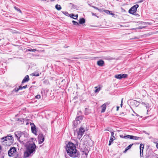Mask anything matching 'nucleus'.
I'll return each mask as SVG.
<instances>
[{"instance_id": "1", "label": "nucleus", "mask_w": 158, "mask_h": 158, "mask_svg": "<svg viewBox=\"0 0 158 158\" xmlns=\"http://www.w3.org/2000/svg\"><path fill=\"white\" fill-rule=\"evenodd\" d=\"M66 149L68 154L71 157H76L80 155L79 152L77 151L76 146L72 143H69Z\"/></svg>"}, {"instance_id": "2", "label": "nucleus", "mask_w": 158, "mask_h": 158, "mask_svg": "<svg viewBox=\"0 0 158 158\" xmlns=\"http://www.w3.org/2000/svg\"><path fill=\"white\" fill-rule=\"evenodd\" d=\"M15 135L17 139L19 142H23L25 140L24 138H27L28 136V134L26 132L20 131L15 132Z\"/></svg>"}, {"instance_id": "3", "label": "nucleus", "mask_w": 158, "mask_h": 158, "mask_svg": "<svg viewBox=\"0 0 158 158\" xmlns=\"http://www.w3.org/2000/svg\"><path fill=\"white\" fill-rule=\"evenodd\" d=\"M35 147L36 146L34 143L30 144L27 147L26 151L24 152V157L26 158L30 156L35 151Z\"/></svg>"}, {"instance_id": "4", "label": "nucleus", "mask_w": 158, "mask_h": 158, "mask_svg": "<svg viewBox=\"0 0 158 158\" xmlns=\"http://www.w3.org/2000/svg\"><path fill=\"white\" fill-rule=\"evenodd\" d=\"M12 138V136H7L3 137L1 139L3 140L2 142L4 145L6 146H10L12 143L11 141Z\"/></svg>"}, {"instance_id": "5", "label": "nucleus", "mask_w": 158, "mask_h": 158, "mask_svg": "<svg viewBox=\"0 0 158 158\" xmlns=\"http://www.w3.org/2000/svg\"><path fill=\"white\" fill-rule=\"evenodd\" d=\"M85 131L84 129L81 127L79 130L74 131V135L75 138L80 139L83 135Z\"/></svg>"}, {"instance_id": "6", "label": "nucleus", "mask_w": 158, "mask_h": 158, "mask_svg": "<svg viewBox=\"0 0 158 158\" xmlns=\"http://www.w3.org/2000/svg\"><path fill=\"white\" fill-rule=\"evenodd\" d=\"M139 7L138 4H136L132 7L129 10V12L132 14H134L137 10V9Z\"/></svg>"}, {"instance_id": "7", "label": "nucleus", "mask_w": 158, "mask_h": 158, "mask_svg": "<svg viewBox=\"0 0 158 158\" xmlns=\"http://www.w3.org/2000/svg\"><path fill=\"white\" fill-rule=\"evenodd\" d=\"M123 137H124L125 139L127 138L130 139H134L135 140H139L140 138L139 137L129 135H127L126 136H124Z\"/></svg>"}, {"instance_id": "8", "label": "nucleus", "mask_w": 158, "mask_h": 158, "mask_svg": "<svg viewBox=\"0 0 158 158\" xmlns=\"http://www.w3.org/2000/svg\"><path fill=\"white\" fill-rule=\"evenodd\" d=\"M16 148L15 147L10 148L8 152V154L9 156H12L13 154L16 151Z\"/></svg>"}, {"instance_id": "9", "label": "nucleus", "mask_w": 158, "mask_h": 158, "mask_svg": "<svg viewBox=\"0 0 158 158\" xmlns=\"http://www.w3.org/2000/svg\"><path fill=\"white\" fill-rule=\"evenodd\" d=\"M39 143V144H41L44 140V137L43 135L42 134H40L38 135Z\"/></svg>"}, {"instance_id": "10", "label": "nucleus", "mask_w": 158, "mask_h": 158, "mask_svg": "<svg viewBox=\"0 0 158 158\" xmlns=\"http://www.w3.org/2000/svg\"><path fill=\"white\" fill-rule=\"evenodd\" d=\"M33 126H32L31 127V130L32 132L33 133L35 134V135H37L36 134V129L35 127V126L34 125V124H33Z\"/></svg>"}, {"instance_id": "11", "label": "nucleus", "mask_w": 158, "mask_h": 158, "mask_svg": "<svg viewBox=\"0 0 158 158\" xmlns=\"http://www.w3.org/2000/svg\"><path fill=\"white\" fill-rule=\"evenodd\" d=\"M144 145L143 144L141 143L140 145V154L141 156V155L143 154V149L144 148Z\"/></svg>"}, {"instance_id": "12", "label": "nucleus", "mask_w": 158, "mask_h": 158, "mask_svg": "<svg viewBox=\"0 0 158 158\" xmlns=\"http://www.w3.org/2000/svg\"><path fill=\"white\" fill-rule=\"evenodd\" d=\"M106 104L104 103L101 106V108H102V110L101 112L102 113L104 112L105 111L106 108Z\"/></svg>"}, {"instance_id": "13", "label": "nucleus", "mask_w": 158, "mask_h": 158, "mask_svg": "<svg viewBox=\"0 0 158 158\" xmlns=\"http://www.w3.org/2000/svg\"><path fill=\"white\" fill-rule=\"evenodd\" d=\"M104 63V61L102 60H100L99 61H98L97 62L98 65L100 66H103Z\"/></svg>"}, {"instance_id": "14", "label": "nucleus", "mask_w": 158, "mask_h": 158, "mask_svg": "<svg viewBox=\"0 0 158 158\" xmlns=\"http://www.w3.org/2000/svg\"><path fill=\"white\" fill-rule=\"evenodd\" d=\"M29 80V77L28 75H26L23 80L22 83H24L25 82L28 81Z\"/></svg>"}, {"instance_id": "15", "label": "nucleus", "mask_w": 158, "mask_h": 158, "mask_svg": "<svg viewBox=\"0 0 158 158\" xmlns=\"http://www.w3.org/2000/svg\"><path fill=\"white\" fill-rule=\"evenodd\" d=\"M83 117L82 116H78L76 118V120L74 121V123H75V122H77V121H79L80 122L79 119L81 120H82L83 119Z\"/></svg>"}, {"instance_id": "16", "label": "nucleus", "mask_w": 158, "mask_h": 158, "mask_svg": "<svg viewBox=\"0 0 158 158\" xmlns=\"http://www.w3.org/2000/svg\"><path fill=\"white\" fill-rule=\"evenodd\" d=\"M115 139V138L114 136H113V137L111 136L110 140H109V143L108 145L109 146H110L111 145L112 143H113V141Z\"/></svg>"}, {"instance_id": "17", "label": "nucleus", "mask_w": 158, "mask_h": 158, "mask_svg": "<svg viewBox=\"0 0 158 158\" xmlns=\"http://www.w3.org/2000/svg\"><path fill=\"white\" fill-rule=\"evenodd\" d=\"M85 22V20L84 19L81 18L80 19L79 21V23L80 24H82L84 23Z\"/></svg>"}, {"instance_id": "18", "label": "nucleus", "mask_w": 158, "mask_h": 158, "mask_svg": "<svg viewBox=\"0 0 158 158\" xmlns=\"http://www.w3.org/2000/svg\"><path fill=\"white\" fill-rule=\"evenodd\" d=\"M55 8L58 10H60L61 9V7L60 5L57 4L55 6Z\"/></svg>"}, {"instance_id": "19", "label": "nucleus", "mask_w": 158, "mask_h": 158, "mask_svg": "<svg viewBox=\"0 0 158 158\" xmlns=\"http://www.w3.org/2000/svg\"><path fill=\"white\" fill-rule=\"evenodd\" d=\"M95 88L97 89L94 92L95 93H98L101 90V88L100 87H99L98 88L97 86H96L94 87Z\"/></svg>"}, {"instance_id": "20", "label": "nucleus", "mask_w": 158, "mask_h": 158, "mask_svg": "<svg viewBox=\"0 0 158 158\" xmlns=\"http://www.w3.org/2000/svg\"><path fill=\"white\" fill-rule=\"evenodd\" d=\"M133 145V144H131L130 145H129L127 147V148H126L125 150L124 151V152H126L127 150L130 149L131 147Z\"/></svg>"}, {"instance_id": "21", "label": "nucleus", "mask_w": 158, "mask_h": 158, "mask_svg": "<svg viewBox=\"0 0 158 158\" xmlns=\"http://www.w3.org/2000/svg\"><path fill=\"white\" fill-rule=\"evenodd\" d=\"M121 74H118L115 75L114 77L115 78L118 79H121Z\"/></svg>"}, {"instance_id": "22", "label": "nucleus", "mask_w": 158, "mask_h": 158, "mask_svg": "<svg viewBox=\"0 0 158 158\" xmlns=\"http://www.w3.org/2000/svg\"><path fill=\"white\" fill-rule=\"evenodd\" d=\"M142 104L145 107H146L147 108L149 107V104L148 103H145L143 102H142Z\"/></svg>"}, {"instance_id": "23", "label": "nucleus", "mask_w": 158, "mask_h": 158, "mask_svg": "<svg viewBox=\"0 0 158 158\" xmlns=\"http://www.w3.org/2000/svg\"><path fill=\"white\" fill-rule=\"evenodd\" d=\"M15 9L18 11H19L20 13H21L22 12L21 10L17 7L15 6L14 7Z\"/></svg>"}, {"instance_id": "24", "label": "nucleus", "mask_w": 158, "mask_h": 158, "mask_svg": "<svg viewBox=\"0 0 158 158\" xmlns=\"http://www.w3.org/2000/svg\"><path fill=\"white\" fill-rule=\"evenodd\" d=\"M32 75L33 76H39L40 75L39 73H32Z\"/></svg>"}, {"instance_id": "25", "label": "nucleus", "mask_w": 158, "mask_h": 158, "mask_svg": "<svg viewBox=\"0 0 158 158\" xmlns=\"http://www.w3.org/2000/svg\"><path fill=\"white\" fill-rule=\"evenodd\" d=\"M121 79L123 78H126L127 77V75L126 74H121Z\"/></svg>"}, {"instance_id": "26", "label": "nucleus", "mask_w": 158, "mask_h": 158, "mask_svg": "<svg viewBox=\"0 0 158 158\" xmlns=\"http://www.w3.org/2000/svg\"><path fill=\"white\" fill-rule=\"evenodd\" d=\"M72 23H73V24L75 25H77L78 24V23L77 22L74 20L72 21Z\"/></svg>"}, {"instance_id": "27", "label": "nucleus", "mask_w": 158, "mask_h": 158, "mask_svg": "<svg viewBox=\"0 0 158 158\" xmlns=\"http://www.w3.org/2000/svg\"><path fill=\"white\" fill-rule=\"evenodd\" d=\"M103 11L106 13L107 14L109 15L110 14V11L108 10H103Z\"/></svg>"}, {"instance_id": "28", "label": "nucleus", "mask_w": 158, "mask_h": 158, "mask_svg": "<svg viewBox=\"0 0 158 158\" xmlns=\"http://www.w3.org/2000/svg\"><path fill=\"white\" fill-rule=\"evenodd\" d=\"M14 158H21L20 155L18 154L15 156Z\"/></svg>"}, {"instance_id": "29", "label": "nucleus", "mask_w": 158, "mask_h": 158, "mask_svg": "<svg viewBox=\"0 0 158 158\" xmlns=\"http://www.w3.org/2000/svg\"><path fill=\"white\" fill-rule=\"evenodd\" d=\"M40 98H41V96L40 95H37L35 97V98L37 99H40Z\"/></svg>"}, {"instance_id": "30", "label": "nucleus", "mask_w": 158, "mask_h": 158, "mask_svg": "<svg viewBox=\"0 0 158 158\" xmlns=\"http://www.w3.org/2000/svg\"><path fill=\"white\" fill-rule=\"evenodd\" d=\"M19 90V88H15L13 90V91H15L16 92H17Z\"/></svg>"}, {"instance_id": "31", "label": "nucleus", "mask_w": 158, "mask_h": 158, "mask_svg": "<svg viewBox=\"0 0 158 158\" xmlns=\"http://www.w3.org/2000/svg\"><path fill=\"white\" fill-rule=\"evenodd\" d=\"M36 51V49H28V51L29 52H35Z\"/></svg>"}, {"instance_id": "32", "label": "nucleus", "mask_w": 158, "mask_h": 158, "mask_svg": "<svg viewBox=\"0 0 158 158\" xmlns=\"http://www.w3.org/2000/svg\"><path fill=\"white\" fill-rule=\"evenodd\" d=\"M65 15H69L68 13L67 12H62Z\"/></svg>"}, {"instance_id": "33", "label": "nucleus", "mask_w": 158, "mask_h": 158, "mask_svg": "<svg viewBox=\"0 0 158 158\" xmlns=\"http://www.w3.org/2000/svg\"><path fill=\"white\" fill-rule=\"evenodd\" d=\"M95 9L98 10L99 11H101L102 10L101 9H99L98 7H94Z\"/></svg>"}, {"instance_id": "34", "label": "nucleus", "mask_w": 158, "mask_h": 158, "mask_svg": "<svg viewBox=\"0 0 158 158\" xmlns=\"http://www.w3.org/2000/svg\"><path fill=\"white\" fill-rule=\"evenodd\" d=\"M70 16L72 18H74L73 17H75V15L73 14H72L70 15Z\"/></svg>"}, {"instance_id": "35", "label": "nucleus", "mask_w": 158, "mask_h": 158, "mask_svg": "<svg viewBox=\"0 0 158 158\" xmlns=\"http://www.w3.org/2000/svg\"><path fill=\"white\" fill-rule=\"evenodd\" d=\"M109 15H112L113 16H114L115 15L114 14V13H112L111 11H110V14Z\"/></svg>"}, {"instance_id": "36", "label": "nucleus", "mask_w": 158, "mask_h": 158, "mask_svg": "<svg viewBox=\"0 0 158 158\" xmlns=\"http://www.w3.org/2000/svg\"><path fill=\"white\" fill-rule=\"evenodd\" d=\"M111 136H112V137L114 136V132H111Z\"/></svg>"}, {"instance_id": "37", "label": "nucleus", "mask_w": 158, "mask_h": 158, "mask_svg": "<svg viewBox=\"0 0 158 158\" xmlns=\"http://www.w3.org/2000/svg\"><path fill=\"white\" fill-rule=\"evenodd\" d=\"M22 86H19V88H19V90H21L23 89V88H22Z\"/></svg>"}, {"instance_id": "38", "label": "nucleus", "mask_w": 158, "mask_h": 158, "mask_svg": "<svg viewBox=\"0 0 158 158\" xmlns=\"http://www.w3.org/2000/svg\"><path fill=\"white\" fill-rule=\"evenodd\" d=\"M75 17H76V18H73L74 19H77V18L78 17V15H75Z\"/></svg>"}, {"instance_id": "39", "label": "nucleus", "mask_w": 158, "mask_h": 158, "mask_svg": "<svg viewBox=\"0 0 158 158\" xmlns=\"http://www.w3.org/2000/svg\"><path fill=\"white\" fill-rule=\"evenodd\" d=\"M27 87V85H25L22 87L23 89H25Z\"/></svg>"}, {"instance_id": "40", "label": "nucleus", "mask_w": 158, "mask_h": 158, "mask_svg": "<svg viewBox=\"0 0 158 158\" xmlns=\"http://www.w3.org/2000/svg\"><path fill=\"white\" fill-rule=\"evenodd\" d=\"M120 137H121V138H124V137H123L124 136H123V135H120Z\"/></svg>"}, {"instance_id": "41", "label": "nucleus", "mask_w": 158, "mask_h": 158, "mask_svg": "<svg viewBox=\"0 0 158 158\" xmlns=\"http://www.w3.org/2000/svg\"><path fill=\"white\" fill-rule=\"evenodd\" d=\"M85 114H88L89 113L87 112V111H85Z\"/></svg>"}, {"instance_id": "42", "label": "nucleus", "mask_w": 158, "mask_h": 158, "mask_svg": "<svg viewBox=\"0 0 158 158\" xmlns=\"http://www.w3.org/2000/svg\"><path fill=\"white\" fill-rule=\"evenodd\" d=\"M156 147L158 149V143H157L156 144Z\"/></svg>"}, {"instance_id": "43", "label": "nucleus", "mask_w": 158, "mask_h": 158, "mask_svg": "<svg viewBox=\"0 0 158 158\" xmlns=\"http://www.w3.org/2000/svg\"><path fill=\"white\" fill-rule=\"evenodd\" d=\"M119 106H117V110L118 111V109H119Z\"/></svg>"}, {"instance_id": "44", "label": "nucleus", "mask_w": 158, "mask_h": 158, "mask_svg": "<svg viewBox=\"0 0 158 158\" xmlns=\"http://www.w3.org/2000/svg\"><path fill=\"white\" fill-rule=\"evenodd\" d=\"M81 111H79L78 112V114H79L80 113L81 114Z\"/></svg>"}, {"instance_id": "45", "label": "nucleus", "mask_w": 158, "mask_h": 158, "mask_svg": "<svg viewBox=\"0 0 158 158\" xmlns=\"http://www.w3.org/2000/svg\"><path fill=\"white\" fill-rule=\"evenodd\" d=\"M143 0H140V1H139L140 2H141L143 1Z\"/></svg>"}, {"instance_id": "46", "label": "nucleus", "mask_w": 158, "mask_h": 158, "mask_svg": "<svg viewBox=\"0 0 158 158\" xmlns=\"http://www.w3.org/2000/svg\"><path fill=\"white\" fill-rule=\"evenodd\" d=\"M123 99L122 98V100H121V103H123Z\"/></svg>"}, {"instance_id": "47", "label": "nucleus", "mask_w": 158, "mask_h": 158, "mask_svg": "<svg viewBox=\"0 0 158 158\" xmlns=\"http://www.w3.org/2000/svg\"><path fill=\"white\" fill-rule=\"evenodd\" d=\"M124 114V113L123 112V113H122L121 114V115H122V114Z\"/></svg>"}, {"instance_id": "48", "label": "nucleus", "mask_w": 158, "mask_h": 158, "mask_svg": "<svg viewBox=\"0 0 158 158\" xmlns=\"http://www.w3.org/2000/svg\"><path fill=\"white\" fill-rule=\"evenodd\" d=\"M55 0H50V1L51 2H53V1H55Z\"/></svg>"}, {"instance_id": "49", "label": "nucleus", "mask_w": 158, "mask_h": 158, "mask_svg": "<svg viewBox=\"0 0 158 158\" xmlns=\"http://www.w3.org/2000/svg\"><path fill=\"white\" fill-rule=\"evenodd\" d=\"M92 15H95V14H94V13H92Z\"/></svg>"}, {"instance_id": "50", "label": "nucleus", "mask_w": 158, "mask_h": 158, "mask_svg": "<svg viewBox=\"0 0 158 158\" xmlns=\"http://www.w3.org/2000/svg\"><path fill=\"white\" fill-rule=\"evenodd\" d=\"M121 105V107H122V105H123V103H121V105Z\"/></svg>"}, {"instance_id": "51", "label": "nucleus", "mask_w": 158, "mask_h": 158, "mask_svg": "<svg viewBox=\"0 0 158 158\" xmlns=\"http://www.w3.org/2000/svg\"><path fill=\"white\" fill-rule=\"evenodd\" d=\"M88 109L87 108H85V111H86Z\"/></svg>"}, {"instance_id": "52", "label": "nucleus", "mask_w": 158, "mask_h": 158, "mask_svg": "<svg viewBox=\"0 0 158 158\" xmlns=\"http://www.w3.org/2000/svg\"><path fill=\"white\" fill-rule=\"evenodd\" d=\"M74 59H77V57H76V58H74Z\"/></svg>"}, {"instance_id": "53", "label": "nucleus", "mask_w": 158, "mask_h": 158, "mask_svg": "<svg viewBox=\"0 0 158 158\" xmlns=\"http://www.w3.org/2000/svg\"><path fill=\"white\" fill-rule=\"evenodd\" d=\"M135 102H136V103H138V102L137 101H135Z\"/></svg>"}, {"instance_id": "54", "label": "nucleus", "mask_w": 158, "mask_h": 158, "mask_svg": "<svg viewBox=\"0 0 158 158\" xmlns=\"http://www.w3.org/2000/svg\"><path fill=\"white\" fill-rule=\"evenodd\" d=\"M1 149V146L0 145V150Z\"/></svg>"}, {"instance_id": "55", "label": "nucleus", "mask_w": 158, "mask_h": 158, "mask_svg": "<svg viewBox=\"0 0 158 158\" xmlns=\"http://www.w3.org/2000/svg\"><path fill=\"white\" fill-rule=\"evenodd\" d=\"M45 1H46V0H44Z\"/></svg>"}]
</instances>
